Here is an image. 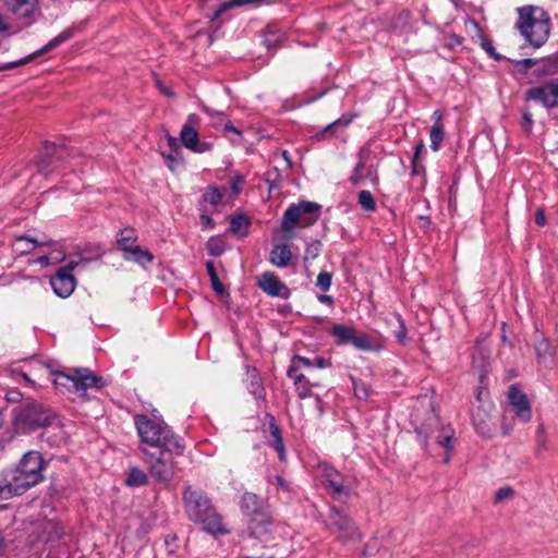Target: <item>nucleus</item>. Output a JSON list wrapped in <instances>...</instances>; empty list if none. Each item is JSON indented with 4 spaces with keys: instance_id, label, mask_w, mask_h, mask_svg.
<instances>
[{
    "instance_id": "nucleus-36",
    "label": "nucleus",
    "mask_w": 558,
    "mask_h": 558,
    "mask_svg": "<svg viewBox=\"0 0 558 558\" xmlns=\"http://www.w3.org/2000/svg\"><path fill=\"white\" fill-rule=\"evenodd\" d=\"M64 259V254L61 251L53 250L48 255H43L36 259V263L43 267H47L51 264L60 263Z\"/></svg>"
},
{
    "instance_id": "nucleus-8",
    "label": "nucleus",
    "mask_w": 558,
    "mask_h": 558,
    "mask_svg": "<svg viewBox=\"0 0 558 558\" xmlns=\"http://www.w3.org/2000/svg\"><path fill=\"white\" fill-rule=\"evenodd\" d=\"M76 265L77 263L75 262L69 263L65 267L60 268L50 279L51 288L58 296L68 298L73 293L76 280L71 271Z\"/></svg>"
},
{
    "instance_id": "nucleus-20",
    "label": "nucleus",
    "mask_w": 558,
    "mask_h": 558,
    "mask_svg": "<svg viewBox=\"0 0 558 558\" xmlns=\"http://www.w3.org/2000/svg\"><path fill=\"white\" fill-rule=\"evenodd\" d=\"M53 245H54V242L52 240L47 239L46 236H44L41 240H39L36 238L23 235V236H19L15 239L13 248L17 254L24 255V254L31 253L32 251H34L37 247L53 246Z\"/></svg>"
},
{
    "instance_id": "nucleus-44",
    "label": "nucleus",
    "mask_w": 558,
    "mask_h": 558,
    "mask_svg": "<svg viewBox=\"0 0 558 558\" xmlns=\"http://www.w3.org/2000/svg\"><path fill=\"white\" fill-rule=\"evenodd\" d=\"M317 287H319L323 291H328L331 286V275L329 272H320L317 277L316 281Z\"/></svg>"
},
{
    "instance_id": "nucleus-45",
    "label": "nucleus",
    "mask_w": 558,
    "mask_h": 558,
    "mask_svg": "<svg viewBox=\"0 0 558 558\" xmlns=\"http://www.w3.org/2000/svg\"><path fill=\"white\" fill-rule=\"evenodd\" d=\"M513 495H514V490L510 486H505L497 490L495 499L497 502H500V501L511 498Z\"/></svg>"
},
{
    "instance_id": "nucleus-46",
    "label": "nucleus",
    "mask_w": 558,
    "mask_h": 558,
    "mask_svg": "<svg viewBox=\"0 0 558 558\" xmlns=\"http://www.w3.org/2000/svg\"><path fill=\"white\" fill-rule=\"evenodd\" d=\"M399 323H400V327L395 332V335H396V338L398 339V341L400 343L405 344V342H407V328L404 327L402 319L399 318Z\"/></svg>"
},
{
    "instance_id": "nucleus-12",
    "label": "nucleus",
    "mask_w": 558,
    "mask_h": 558,
    "mask_svg": "<svg viewBox=\"0 0 558 558\" xmlns=\"http://www.w3.org/2000/svg\"><path fill=\"white\" fill-rule=\"evenodd\" d=\"M508 400L512 407L515 415L523 422H529L532 418V409L530 401L524 392L518 387L511 386L508 392Z\"/></svg>"
},
{
    "instance_id": "nucleus-6",
    "label": "nucleus",
    "mask_w": 558,
    "mask_h": 558,
    "mask_svg": "<svg viewBox=\"0 0 558 558\" xmlns=\"http://www.w3.org/2000/svg\"><path fill=\"white\" fill-rule=\"evenodd\" d=\"M145 463L149 475L159 484L168 486L174 476L173 456L174 452L160 450L157 452L143 448ZM175 456H178L175 453Z\"/></svg>"
},
{
    "instance_id": "nucleus-63",
    "label": "nucleus",
    "mask_w": 558,
    "mask_h": 558,
    "mask_svg": "<svg viewBox=\"0 0 558 558\" xmlns=\"http://www.w3.org/2000/svg\"><path fill=\"white\" fill-rule=\"evenodd\" d=\"M329 365H330V363L327 360H325L324 357H317L314 361V366H317L319 368H325Z\"/></svg>"
},
{
    "instance_id": "nucleus-39",
    "label": "nucleus",
    "mask_w": 558,
    "mask_h": 558,
    "mask_svg": "<svg viewBox=\"0 0 558 558\" xmlns=\"http://www.w3.org/2000/svg\"><path fill=\"white\" fill-rule=\"evenodd\" d=\"M480 416H481L480 410L473 414L474 426L481 435L488 437L492 434V429L488 427L485 420L481 418Z\"/></svg>"
},
{
    "instance_id": "nucleus-18",
    "label": "nucleus",
    "mask_w": 558,
    "mask_h": 558,
    "mask_svg": "<svg viewBox=\"0 0 558 558\" xmlns=\"http://www.w3.org/2000/svg\"><path fill=\"white\" fill-rule=\"evenodd\" d=\"M351 344L360 351L378 352L384 348V340L380 336L373 337L355 330Z\"/></svg>"
},
{
    "instance_id": "nucleus-60",
    "label": "nucleus",
    "mask_w": 558,
    "mask_h": 558,
    "mask_svg": "<svg viewBox=\"0 0 558 558\" xmlns=\"http://www.w3.org/2000/svg\"><path fill=\"white\" fill-rule=\"evenodd\" d=\"M434 125H445L442 122V113L439 110L433 112Z\"/></svg>"
},
{
    "instance_id": "nucleus-47",
    "label": "nucleus",
    "mask_w": 558,
    "mask_h": 558,
    "mask_svg": "<svg viewBox=\"0 0 558 558\" xmlns=\"http://www.w3.org/2000/svg\"><path fill=\"white\" fill-rule=\"evenodd\" d=\"M300 386L298 387V396L299 398L301 399H305L307 397H310L312 395V390H311V385L305 381L304 385H301L299 384Z\"/></svg>"
},
{
    "instance_id": "nucleus-4",
    "label": "nucleus",
    "mask_w": 558,
    "mask_h": 558,
    "mask_svg": "<svg viewBox=\"0 0 558 558\" xmlns=\"http://www.w3.org/2000/svg\"><path fill=\"white\" fill-rule=\"evenodd\" d=\"M44 459L37 451H29L24 454L20 463L9 472H7L22 495L29 488L36 486L44 478L43 476Z\"/></svg>"
},
{
    "instance_id": "nucleus-14",
    "label": "nucleus",
    "mask_w": 558,
    "mask_h": 558,
    "mask_svg": "<svg viewBox=\"0 0 558 558\" xmlns=\"http://www.w3.org/2000/svg\"><path fill=\"white\" fill-rule=\"evenodd\" d=\"M180 141L185 148L196 154H204L213 149L211 143L199 140L198 133L194 128L182 126Z\"/></svg>"
},
{
    "instance_id": "nucleus-59",
    "label": "nucleus",
    "mask_w": 558,
    "mask_h": 558,
    "mask_svg": "<svg viewBox=\"0 0 558 558\" xmlns=\"http://www.w3.org/2000/svg\"><path fill=\"white\" fill-rule=\"evenodd\" d=\"M206 269H207V272H208V276L210 279L218 277L214 262H211V260L206 262Z\"/></svg>"
},
{
    "instance_id": "nucleus-9",
    "label": "nucleus",
    "mask_w": 558,
    "mask_h": 558,
    "mask_svg": "<svg viewBox=\"0 0 558 558\" xmlns=\"http://www.w3.org/2000/svg\"><path fill=\"white\" fill-rule=\"evenodd\" d=\"M526 98L547 108L558 107V78L531 87L526 92Z\"/></svg>"
},
{
    "instance_id": "nucleus-3",
    "label": "nucleus",
    "mask_w": 558,
    "mask_h": 558,
    "mask_svg": "<svg viewBox=\"0 0 558 558\" xmlns=\"http://www.w3.org/2000/svg\"><path fill=\"white\" fill-rule=\"evenodd\" d=\"M519 20L517 27L521 35L534 47L538 48L549 37V17L538 7H523L518 9Z\"/></svg>"
},
{
    "instance_id": "nucleus-50",
    "label": "nucleus",
    "mask_w": 558,
    "mask_h": 558,
    "mask_svg": "<svg viewBox=\"0 0 558 558\" xmlns=\"http://www.w3.org/2000/svg\"><path fill=\"white\" fill-rule=\"evenodd\" d=\"M199 123H201V118L195 113H191L187 116L186 121L183 124V126H190V128L195 129V126L198 125Z\"/></svg>"
},
{
    "instance_id": "nucleus-41",
    "label": "nucleus",
    "mask_w": 558,
    "mask_h": 558,
    "mask_svg": "<svg viewBox=\"0 0 558 558\" xmlns=\"http://www.w3.org/2000/svg\"><path fill=\"white\" fill-rule=\"evenodd\" d=\"M301 366L294 363L292 359L291 364L287 371V375L291 378L295 385L302 384L304 380V375L300 372Z\"/></svg>"
},
{
    "instance_id": "nucleus-23",
    "label": "nucleus",
    "mask_w": 558,
    "mask_h": 558,
    "mask_svg": "<svg viewBox=\"0 0 558 558\" xmlns=\"http://www.w3.org/2000/svg\"><path fill=\"white\" fill-rule=\"evenodd\" d=\"M124 259L146 265L153 262L154 255L138 245H131L125 247Z\"/></svg>"
},
{
    "instance_id": "nucleus-10",
    "label": "nucleus",
    "mask_w": 558,
    "mask_h": 558,
    "mask_svg": "<svg viewBox=\"0 0 558 558\" xmlns=\"http://www.w3.org/2000/svg\"><path fill=\"white\" fill-rule=\"evenodd\" d=\"M201 108L210 118L213 128L217 130L221 129L226 135L232 134L235 136L229 137L232 143L242 138L241 131L232 124L226 112L215 110L206 105H202Z\"/></svg>"
},
{
    "instance_id": "nucleus-64",
    "label": "nucleus",
    "mask_w": 558,
    "mask_h": 558,
    "mask_svg": "<svg viewBox=\"0 0 558 558\" xmlns=\"http://www.w3.org/2000/svg\"><path fill=\"white\" fill-rule=\"evenodd\" d=\"M157 86L166 96L173 97V93L168 87L163 86L159 81L157 82Z\"/></svg>"
},
{
    "instance_id": "nucleus-25",
    "label": "nucleus",
    "mask_w": 558,
    "mask_h": 558,
    "mask_svg": "<svg viewBox=\"0 0 558 558\" xmlns=\"http://www.w3.org/2000/svg\"><path fill=\"white\" fill-rule=\"evenodd\" d=\"M355 329L344 325H333L330 329V335L335 338L336 343L344 345L352 343Z\"/></svg>"
},
{
    "instance_id": "nucleus-37",
    "label": "nucleus",
    "mask_w": 558,
    "mask_h": 558,
    "mask_svg": "<svg viewBox=\"0 0 558 558\" xmlns=\"http://www.w3.org/2000/svg\"><path fill=\"white\" fill-rule=\"evenodd\" d=\"M136 241L135 231L133 229H125L121 231L120 236L118 238V244L120 245L123 253H125V247L135 245Z\"/></svg>"
},
{
    "instance_id": "nucleus-43",
    "label": "nucleus",
    "mask_w": 558,
    "mask_h": 558,
    "mask_svg": "<svg viewBox=\"0 0 558 558\" xmlns=\"http://www.w3.org/2000/svg\"><path fill=\"white\" fill-rule=\"evenodd\" d=\"M353 384V391L356 398L361 400H366L368 398V388L367 386L362 381L357 380L355 378H351Z\"/></svg>"
},
{
    "instance_id": "nucleus-17",
    "label": "nucleus",
    "mask_w": 558,
    "mask_h": 558,
    "mask_svg": "<svg viewBox=\"0 0 558 558\" xmlns=\"http://www.w3.org/2000/svg\"><path fill=\"white\" fill-rule=\"evenodd\" d=\"M331 525L335 526L338 531L343 532L345 537L349 538H357L361 536L357 533L356 529L352 520L342 511L332 508L330 513Z\"/></svg>"
},
{
    "instance_id": "nucleus-40",
    "label": "nucleus",
    "mask_w": 558,
    "mask_h": 558,
    "mask_svg": "<svg viewBox=\"0 0 558 558\" xmlns=\"http://www.w3.org/2000/svg\"><path fill=\"white\" fill-rule=\"evenodd\" d=\"M222 195L223 194L219 189H217L215 186H210L203 195V198H204V202H206V203H209L211 205H217L220 203Z\"/></svg>"
},
{
    "instance_id": "nucleus-61",
    "label": "nucleus",
    "mask_w": 558,
    "mask_h": 558,
    "mask_svg": "<svg viewBox=\"0 0 558 558\" xmlns=\"http://www.w3.org/2000/svg\"><path fill=\"white\" fill-rule=\"evenodd\" d=\"M252 392L257 397L262 398L264 396V389L259 386V384L252 383Z\"/></svg>"
},
{
    "instance_id": "nucleus-53",
    "label": "nucleus",
    "mask_w": 558,
    "mask_h": 558,
    "mask_svg": "<svg viewBox=\"0 0 558 558\" xmlns=\"http://www.w3.org/2000/svg\"><path fill=\"white\" fill-rule=\"evenodd\" d=\"M272 447L279 453V457L282 460L283 457H284L282 438H278L277 440H272Z\"/></svg>"
},
{
    "instance_id": "nucleus-21",
    "label": "nucleus",
    "mask_w": 558,
    "mask_h": 558,
    "mask_svg": "<svg viewBox=\"0 0 558 558\" xmlns=\"http://www.w3.org/2000/svg\"><path fill=\"white\" fill-rule=\"evenodd\" d=\"M292 253L287 244H277L270 252V263L279 268H284L290 264Z\"/></svg>"
},
{
    "instance_id": "nucleus-54",
    "label": "nucleus",
    "mask_w": 558,
    "mask_h": 558,
    "mask_svg": "<svg viewBox=\"0 0 558 558\" xmlns=\"http://www.w3.org/2000/svg\"><path fill=\"white\" fill-rule=\"evenodd\" d=\"M294 360V363L295 364H299L300 366H306V367H313L314 366V362H312L310 359L307 357H303V356H294L293 357Z\"/></svg>"
},
{
    "instance_id": "nucleus-49",
    "label": "nucleus",
    "mask_w": 558,
    "mask_h": 558,
    "mask_svg": "<svg viewBox=\"0 0 558 558\" xmlns=\"http://www.w3.org/2000/svg\"><path fill=\"white\" fill-rule=\"evenodd\" d=\"M532 124H533L532 114H531V113H529V112H524V113H523L522 128H523V130H524L526 133H530V132H531Z\"/></svg>"
},
{
    "instance_id": "nucleus-34",
    "label": "nucleus",
    "mask_w": 558,
    "mask_h": 558,
    "mask_svg": "<svg viewBox=\"0 0 558 558\" xmlns=\"http://www.w3.org/2000/svg\"><path fill=\"white\" fill-rule=\"evenodd\" d=\"M366 155H367V153L363 149L359 154L360 160H359L357 165L355 166L354 172L351 177V182L355 185L359 184L364 178L363 169L365 167L366 159H367Z\"/></svg>"
},
{
    "instance_id": "nucleus-24",
    "label": "nucleus",
    "mask_w": 558,
    "mask_h": 558,
    "mask_svg": "<svg viewBox=\"0 0 558 558\" xmlns=\"http://www.w3.org/2000/svg\"><path fill=\"white\" fill-rule=\"evenodd\" d=\"M242 509L251 518L264 513L262 511V500L253 493H245L242 497Z\"/></svg>"
},
{
    "instance_id": "nucleus-27",
    "label": "nucleus",
    "mask_w": 558,
    "mask_h": 558,
    "mask_svg": "<svg viewBox=\"0 0 558 558\" xmlns=\"http://www.w3.org/2000/svg\"><path fill=\"white\" fill-rule=\"evenodd\" d=\"M352 119L348 117H341L333 121L332 123L328 124L323 131L316 134V137L318 140H324L328 137L330 134L335 133L339 129H345L350 123Z\"/></svg>"
},
{
    "instance_id": "nucleus-26",
    "label": "nucleus",
    "mask_w": 558,
    "mask_h": 558,
    "mask_svg": "<svg viewBox=\"0 0 558 558\" xmlns=\"http://www.w3.org/2000/svg\"><path fill=\"white\" fill-rule=\"evenodd\" d=\"M75 368L72 369L70 373H63V372H54L53 373V379L52 383L56 386L64 387L69 391L74 392V383H75Z\"/></svg>"
},
{
    "instance_id": "nucleus-62",
    "label": "nucleus",
    "mask_w": 558,
    "mask_h": 558,
    "mask_svg": "<svg viewBox=\"0 0 558 558\" xmlns=\"http://www.w3.org/2000/svg\"><path fill=\"white\" fill-rule=\"evenodd\" d=\"M482 47L494 58L497 59V54L494 51L492 44L488 40H483Z\"/></svg>"
},
{
    "instance_id": "nucleus-22",
    "label": "nucleus",
    "mask_w": 558,
    "mask_h": 558,
    "mask_svg": "<svg viewBox=\"0 0 558 558\" xmlns=\"http://www.w3.org/2000/svg\"><path fill=\"white\" fill-rule=\"evenodd\" d=\"M271 522L269 521L266 513L253 517L248 521V530L251 534L256 538H264V536L270 531Z\"/></svg>"
},
{
    "instance_id": "nucleus-31",
    "label": "nucleus",
    "mask_w": 558,
    "mask_h": 558,
    "mask_svg": "<svg viewBox=\"0 0 558 558\" xmlns=\"http://www.w3.org/2000/svg\"><path fill=\"white\" fill-rule=\"evenodd\" d=\"M445 136V125H433L429 132L430 137V148L434 151H437L440 148V145L444 141Z\"/></svg>"
},
{
    "instance_id": "nucleus-51",
    "label": "nucleus",
    "mask_w": 558,
    "mask_h": 558,
    "mask_svg": "<svg viewBox=\"0 0 558 558\" xmlns=\"http://www.w3.org/2000/svg\"><path fill=\"white\" fill-rule=\"evenodd\" d=\"M269 427H270V433H271L274 440L281 438L280 429H279L278 425L276 424V421L272 416H270Z\"/></svg>"
},
{
    "instance_id": "nucleus-2",
    "label": "nucleus",
    "mask_w": 558,
    "mask_h": 558,
    "mask_svg": "<svg viewBox=\"0 0 558 558\" xmlns=\"http://www.w3.org/2000/svg\"><path fill=\"white\" fill-rule=\"evenodd\" d=\"M183 500L190 520L202 524L204 531L213 535L229 533L221 517L215 511L203 492L189 486L183 494Z\"/></svg>"
},
{
    "instance_id": "nucleus-15",
    "label": "nucleus",
    "mask_w": 558,
    "mask_h": 558,
    "mask_svg": "<svg viewBox=\"0 0 558 558\" xmlns=\"http://www.w3.org/2000/svg\"><path fill=\"white\" fill-rule=\"evenodd\" d=\"M323 477L327 488L335 496H349V488L344 484V477L330 465L323 466Z\"/></svg>"
},
{
    "instance_id": "nucleus-5",
    "label": "nucleus",
    "mask_w": 558,
    "mask_h": 558,
    "mask_svg": "<svg viewBox=\"0 0 558 558\" xmlns=\"http://www.w3.org/2000/svg\"><path fill=\"white\" fill-rule=\"evenodd\" d=\"M319 209V204L306 201L289 206L282 217V230L284 232H291L295 226L301 228L311 227L317 221Z\"/></svg>"
},
{
    "instance_id": "nucleus-38",
    "label": "nucleus",
    "mask_w": 558,
    "mask_h": 558,
    "mask_svg": "<svg viewBox=\"0 0 558 558\" xmlns=\"http://www.w3.org/2000/svg\"><path fill=\"white\" fill-rule=\"evenodd\" d=\"M452 436H453L452 430H446L444 433V435H441L437 438V444L447 450V454L444 459L445 463H448L450 461V452L452 451V446H451Z\"/></svg>"
},
{
    "instance_id": "nucleus-30",
    "label": "nucleus",
    "mask_w": 558,
    "mask_h": 558,
    "mask_svg": "<svg viewBox=\"0 0 558 558\" xmlns=\"http://www.w3.org/2000/svg\"><path fill=\"white\" fill-rule=\"evenodd\" d=\"M147 474L138 468H132L126 480L129 486H143L147 484Z\"/></svg>"
},
{
    "instance_id": "nucleus-48",
    "label": "nucleus",
    "mask_w": 558,
    "mask_h": 558,
    "mask_svg": "<svg viewBox=\"0 0 558 558\" xmlns=\"http://www.w3.org/2000/svg\"><path fill=\"white\" fill-rule=\"evenodd\" d=\"M424 149V143L421 141L416 146H415V151H414V156H413V173L416 174L417 171H416V162L420 158V155L422 153V150Z\"/></svg>"
},
{
    "instance_id": "nucleus-57",
    "label": "nucleus",
    "mask_w": 558,
    "mask_h": 558,
    "mask_svg": "<svg viewBox=\"0 0 558 558\" xmlns=\"http://www.w3.org/2000/svg\"><path fill=\"white\" fill-rule=\"evenodd\" d=\"M535 222L543 227L546 222V218H545V214H544V210L543 209H537L536 211V215H535Z\"/></svg>"
},
{
    "instance_id": "nucleus-13",
    "label": "nucleus",
    "mask_w": 558,
    "mask_h": 558,
    "mask_svg": "<svg viewBox=\"0 0 558 558\" xmlns=\"http://www.w3.org/2000/svg\"><path fill=\"white\" fill-rule=\"evenodd\" d=\"M75 378L74 392L82 397L85 396L87 389H100L106 385L101 377L96 376L88 368H75Z\"/></svg>"
},
{
    "instance_id": "nucleus-58",
    "label": "nucleus",
    "mask_w": 558,
    "mask_h": 558,
    "mask_svg": "<svg viewBox=\"0 0 558 558\" xmlns=\"http://www.w3.org/2000/svg\"><path fill=\"white\" fill-rule=\"evenodd\" d=\"M167 142L171 150L177 151L179 148L178 140L170 134H167Z\"/></svg>"
},
{
    "instance_id": "nucleus-19",
    "label": "nucleus",
    "mask_w": 558,
    "mask_h": 558,
    "mask_svg": "<svg viewBox=\"0 0 558 558\" xmlns=\"http://www.w3.org/2000/svg\"><path fill=\"white\" fill-rule=\"evenodd\" d=\"M7 9L17 19H32L37 11L36 0H3Z\"/></svg>"
},
{
    "instance_id": "nucleus-28",
    "label": "nucleus",
    "mask_w": 558,
    "mask_h": 558,
    "mask_svg": "<svg viewBox=\"0 0 558 558\" xmlns=\"http://www.w3.org/2000/svg\"><path fill=\"white\" fill-rule=\"evenodd\" d=\"M21 494L13 486L11 478L8 473L0 477V499H9L13 496H20Z\"/></svg>"
},
{
    "instance_id": "nucleus-56",
    "label": "nucleus",
    "mask_w": 558,
    "mask_h": 558,
    "mask_svg": "<svg viewBox=\"0 0 558 558\" xmlns=\"http://www.w3.org/2000/svg\"><path fill=\"white\" fill-rule=\"evenodd\" d=\"M199 218H201V222L204 228H213L214 227V221L208 215L202 214Z\"/></svg>"
},
{
    "instance_id": "nucleus-42",
    "label": "nucleus",
    "mask_w": 558,
    "mask_h": 558,
    "mask_svg": "<svg viewBox=\"0 0 558 558\" xmlns=\"http://www.w3.org/2000/svg\"><path fill=\"white\" fill-rule=\"evenodd\" d=\"M322 250V242L320 241H312L307 244L304 253V259L310 260L316 258Z\"/></svg>"
},
{
    "instance_id": "nucleus-29",
    "label": "nucleus",
    "mask_w": 558,
    "mask_h": 558,
    "mask_svg": "<svg viewBox=\"0 0 558 558\" xmlns=\"http://www.w3.org/2000/svg\"><path fill=\"white\" fill-rule=\"evenodd\" d=\"M357 204L366 211H375L377 208L374 196L367 190H363L359 193Z\"/></svg>"
},
{
    "instance_id": "nucleus-55",
    "label": "nucleus",
    "mask_w": 558,
    "mask_h": 558,
    "mask_svg": "<svg viewBox=\"0 0 558 558\" xmlns=\"http://www.w3.org/2000/svg\"><path fill=\"white\" fill-rule=\"evenodd\" d=\"M10 23L8 22L7 17H4L2 14H0V34H9L10 32Z\"/></svg>"
},
{
    "instance_id": "nucleus-35",
    "label": "nucleus",
    "mask_w": 558,
    "mask_h": 558,
    "mask_svg": "<svg viewBox=\"0 0 558 558\" xmlns=\"http://www.w3.org/2000/svg\"><path fill=\"white\" fill-rule=\"evenodd\" d=\"M206 248L211 256H220L226 251V243L220 238L213 236L207 241Z\"/></svg>"
},
{
    "instance_id": "nucleus-1",
    "label": "nucleus",
    "mask_w": 558,
    "mask_h": 558,
    "mask_svg": "<svg viewBox=\"0 0 558 558\" xmlns=\"http://www.w3.org/2000/svg\"><path fill=\"white\" fill-rule=\"evenodd\" d=\"M134 421L141 438L142 451L143 448H148L150 451L151 449L166 450L182 454L184 450L183 440L174 435L163 421H155L143 414L136 415Z\"/></svg>"
},
{
    "instance_id": "nucleus-16",
    "label": "nucleus",
    "mask_w": 558,
    "mask_h": 558,
    "mask_svg": "<svg viewBox=\"0 0 558 558\" xmlns=\"http://www.w3.org/2000/svg\"><path fill=\"white\" fill-rule=\"evenodd\" d=\"M258 287L270 296L287 299L289 289L272 272H264L258 279Z\"/></svg>"
},
{
    "instance_id": "nucleus-7",
    "label": "nucleus",
    "mask_w": 558,
    "mask_h": 558,
    "mask_svg": "<svg viewBox=\"0 0 558 558\" xmlns=\"http://www.w3.org/2000/svg\"><path fill=\"white\" fill-rule=\"evenodd\" d=\"M52 418L50 410L45 409L37 402H29L17 410L14 424L19 430L27 433L48 426Z\"/></svg>"
},
{
    "instance_id": "nucleus-33",
    "label": "nucleus",
    "mask_w": 558,
    "mask_h": 558,
    "mask_svg": "<svg viewBox=\"0 0 558 558\" xmlns=\"http://www.w3.org/2000/svg\"><path fill=\"white\" fill-rule=\"evenodd\" d=\"M256 0H230L229 2H223L222 4L219 5V8L213 13L211 15V20H217L218 17H220L225 12H227L228 10H230L231 8H234V7H242L244 4H247V3H253L255 2Z\"/></svg>"
},
{
    "instance_id": "nucleus-52",
    "label": "nucleus",
    "mask_w": 558,
    "mask_h": 558,
    "mask_svg": "<svg viewBox=\"0 0 558 558\" xmlns=\"http://www.w3.org/2000/svg\"><path fill=\"white\" fill-rule=\"evenodd\" d=\"M210 283H211V287H213L214 291H216L218 294L221 295V294L225 293V287L220 282L218 277L211 278L210 279Z\"/></svg>"
},
{
    "instance_id": "nucleus-11",
    "label": "nucleus",
    "mask_w": 558,
    "mask_h": 558,
    "mask_svg": "<svg viewBox=\"0 0 558 558\" xmlns=\"http://www.w3.org/2000/svg\"><path fill=\"white\" fill-rule=\"evenodd\" d=\"M72 36H73V28H68V29L63 31L62 33H60L54 38H52L51 40H49L40 50H38L34 53H31L27 57L22 58L17 61L8 62V63L0 65V71H5V70H10V69L26 64L27 62L32 61L35 57L40 56L44 52H47V51H50V50L57 48L64 41L69 40Z\"/></svg>"
},
{
    "instance_id": "nucleus-32",
    "label": "nucleus",
    "mask_w": 558,
    "mask_h": 558,
    "mask_svg": "<svg viewBox=\"0 0 558 558\" xmlns=\"http://www.w3.org/2000/svg\"><path fill=\"white\" fill-rule=\"evenodd\" d=\"M250 226V220L247 217L240 215L236 217H233L230 221V229L234 233L239 234H246Z\"/></svg>"
}]
</instances>
